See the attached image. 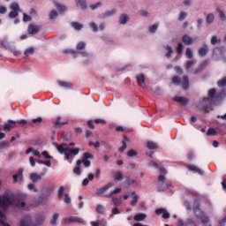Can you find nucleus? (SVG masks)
<instances>
[{
	"instance_id": "nucleus-1",
	"label": "nucleus",
	"mask_w": 226,
	"mask_h": 226,
	"mask_svg": "<svg viewBox=\"0 0 226 226\" xmlns=\"http://www.w3.org/2000/svg\"><path fill=\"white\" fill-rule=\"evenodd\" d=\"M75 146V143H70L69 145L66 143L62 144H55V147L58 151L60 154H64V160L72 163V160H73V156H77L79 153H80V148H72Z\"/></svg>"
},
{
	"instance_id": "nucleus-2",
	"label": "nucleus",
	"mask_w": 226,
	"mask_h": 226,
	"mask_svg": "<svg viewBox=\"0 0 226 226\" xmlns=\"http://www.w3.org/2000/svg\"><path fill=\"white\" fill-rule=\"evenodd\" d=\"M172 186V184L164 175H160L157 178V192H165Z\"/></svg>"
},
{
	"instance_id": "nucleus-3",
	"label": "nucleus",
	"mask_w": 226,
	"mask_h": 226,
	"mask_svg": "<svg viewBox=\"0 0 226 226\" xmlns=\"http://www.w3.org/2000/svg\"><path fill=\"white\" fill-rule=\"evenodd\" d=\"M199 200H196L194 201V207H193V212L196 218H199L201 220L202 223H209V217H207L206 215H204V212L200 210V207H199Z\"/></svg>"
},
{
	"instance_id": "nucleus-4",
	"label": "nucleus",
	"mask_w": 226,
	"mask_h": 226,
	"mask_svg": "<svg viewBox=\"0 0 226 226\" xmlns=\"http://www.w3.org/2000/svg\"><path fill=\"white\" fill-rule=\"evenodd\" d=\"M213 102L208 98H203L201 101L198 102L196 103V108L199 109V110H205L207 112L209 109H211V104Z\"/></svg>"
},
{
	"instance_id": "nucleus-5",
	"label": "nucleus",
	"mask_w": 226,
	"mask_h": 226,
	"mask_svg": "<svg viewBox=\"0 0 226 226\" xmlns=\"http://www.w3.org/2000/svg\"><path fill=\"white\" fill-rule=\"evenodd\" d=\"M82 163H84L85 167H91V161L84 159L78 160L76 162V167L73 170L74 174L77 176H80V174H82V171L80 170V165H82Z\"/></svg>"
},
{
	"instance_id": "nucleus-6",
	"label": "nucleus",
	"mask_w": 226,
	"mask_h": 226,
	"mask_svg": "<svg viewBox=\"0 0 226 226\" xmlns=\"http://www.w3.org/2000/svg\"><path fill=\"white\" fill-rule=\"evenodd\" d=\"M101 174H102V170H100V168H97L94 175L93 173H89L87 177L83 179L82 185L87 186L89 185V181H93V179H94V176L97 179H99Z\"/></svg>"
},
{
	"instance_id": "nucleus-7",
	"label": "nucleus",
	"mask_w": 226,
	"mask_h": 226,
	"mask_svg": "<svg viewBox=\"0 0 226 226\" xmlns=\"http://www.w3.org/2000/svg\"><path fill=\"white\" fill-rule=\"evenodd\" d=\"M10 10H11V11L8 14L9 19H17L20 11V6L14 2L10 5Z\"/></svg>"
},
{
	"instance_id": "nucleus-8",
	"label": "nucleus",
	"mask_w": 226,
	"mask_h": 226,
	"mask_svg": "<svg viewBox=\"0 0 226 226\" xmlns=\"http://www.w3.org/2000/svg\"><path fill=\"white\" fill-rule=\"evenodd\" d=\"M41 31V26L30 24L27 27L28 34H38Z\"/></svg>"
},
{
	"instance_id": "nucleus-9",
	"label": "nucleus",
	"mask_w": 226,
	"mask_h": 226,
	"mask_svg": "<svg viewBox=\"0 0 226 226\" xmlns=\"http://www.w3.org/2000/svg\"><path fill=\"white\" fill-rule=\"evenodd\" d=\"M116 13H117V9H111L109 11H106L103 13L100 14L99 19L103 20L105 19H109V17H114Z\"/></svg>"
},
{
	"instance_id": "nucleus-10",
	"label": "nucleus",
	"mask_w": 226,
	"mask_h": 226,
	"mask_svg": "<svg viewBox=\"0 0 226 226\" xmlns=\"http://www.w3.org/2000/svg\"><path fill=\"white\" fill-rule=\"evenodd\" d=\"M19 226H36L33 224V219L29 215H25L19 222Z\"/></svg>"
},
{
	"instance_id": "nucleus-11",
	"label": "nucleus",
	"mask_w": 226,
	"mask_h": 226,
	"mask_svg": "<svg viewBox=\"0 0 226 226\" xmlns=\"http://www.w3.org/2000/svg\"><path fill=\"white\" fill-rule=\"evenodd\" d=\"M47 174L46 168L43 169V173L41 175H38L37 173H31L30 174V179L33 181V183H38V181L41 180V177Z\"/></svg>"
},
{
	"instance_id": "nucleus-12",
	"label": "nucleus",
	"mask_w": 226,
	"mask_h": 226,
	"mask_svg": "<svg viewBox=\"0 0 226 226\" xmlns=\"http://www.w3.org/2000/svg\"><path fill=\"white\" fill-rule=\"evenodd\" d=\"M128 22H130V15H128L126 13H122L119 15L118 24H120V26H126V24H128Z\"/></svg>"
},
{
	"instance_id": "nucleus-13",
	"label": "nucleus",
	"mask_w": 226,
	"mask_h": 226,
	"mask_svg": "<svg viewBox=\"0 0 226 226\" xmlns=\"http://www.w3.org/2000/svg\"><path fill=\"white\" fill-rule=\"evenodd\" d=\"M173 101L177 102V103H180V105H183L184 107H186V105L190 103V99L183 96H175L173 98Z\"/></svg>"
},
{
	"instance_id": "nucleus-14",
	"label": "nucleus",
	"mask_w": 226,
	"mask_h": 226,
	"mask_svg": "<svg viewBox=\"0 0 226 226\" xmlns=\"http://www.w3.org/2000/svg\"><path fill=\"white\" fill-rule=\"evenodd\" d=\"M225 47L215 48L214 49L213 57H215V59L218 61V56H223L225 54Z\"/></svg>"
},
{
	"instance_id": "nucleus-15",
	"label": "nucleus",
	"mask_w": 226,
	"mask_h": 226,
	"mask_svg": "<svg viewBox=\"0 0 226 226\" xmlns=\"http://www.w3.org/2000/svg\"><path fill=\"white\" fill-rule=\"evenodd\" d=\"M53 192H54V189L47 187L46 189H44V191H42V193L41 194L40 199H41V200H46V199H49V197L52 195Z\"/></svg>"
},
{
	"instance_id": "nucleus-16",
	"label": "nucleus",
	"mask_w": 226,
	"mask_h": 226,
	"mask_svg": "<svg viewBox=\"0 0 226 226\" xmlns=\"http://www.w3.org/2000/svg\"><path fill=\"white\" fill-rule=\"evenodd\" d=\"M112 186H114V183H108L106 185L97 189L96 195H102V193H105V192L109 190V188H112Z\"/></svg>"
},
{
	"instance_id": "nucleus-17",
	"label": "nucleus",
	"mask_w": 226,
	"mask_h": 226,
	"mask_svg": "<svg viewBox=\"0 0 226 226\" xmlns=\"http://www.w3.org/2000/svg\"><path fill=\"white\" fill-rule=\"evenodd\" d=\"M209 52V46L207 44H203L201 48L198 49V54L200 57H206Z\"/></svg>"
},
{
	"instance_id": "nucleus-18",
	"label": "nucleus",
	"mask_w": 226,
	"mask_h": 226,
	"mask_svg": "<svg viewBox=\"0 0 226 226\" xmlns=\"http://www.w3.org/2000/svg\"><path fill=\"white\" fill-rule=\"evenodd\" d=\"M182 41L185 43V45H193V43L195 42V41L193 40V38H192L190 35L188 34H184L181 38Z\"/></svg>"
},
{
	"instance_id": "nucleus-19",
	"label": "nucleus",
	"mask_w": 226,
	"mask_h": 226,
	"mask_svg": "<svg viewBox=\"0 0 226 226\" xmlns=\"http://www.w3.org/2000/svg\"><path fill=\"white\" fill-rule=\"evenodd\" d=\"M155 215H162V218L169 219L170 218V214L167 212L165 208H158L155 210Z\"/></svg>"
},
{
	"instance_id": "nucleus-20",
	"label": "nucleus",
	"mask_w": 226,
	"mask_h": 226,
	"mask_svg": "<svg viewBox=\"0 0 226 226\" xmlns=\"http://www.w3.org/2000/svg\"><path fill=\"white\" fill-rule=\"evenodd\" d=\"M136 80L140 87H146V78L144 77V74L137 75Z\"/></svg>"
},
{
	"instance_id": "nucleus-21",
	"label": "nucleus",
	"mask_w": 226,
	"mask_h": 226,
	"mask_svg": "<svg viewBox=\"0 0 226 226\" xmlns=\"http://www.w3.org/2000/svg\"><path fill=\"white\" fill-rule=\"evenodd\" d=\"M64 223H73V222H78V223H82V219H80V217H69V218H65L64 220Z\"/></svg>"
},
{
	"instance_id": "nucleus-22",
	"label": "nucleus",
	"mask_w": 226,
	"mask_h": 226,
	"mask_svg": "<svg viewBox=\"0 0 226 226\" xmlns=\"http://www.w3.org/2000/svg\"><path fill=\"white\" fill-rule=\"evenodd\" d=\"M12 124H17V122L14 120H8V123L4 124V132H10L13 128Z\"/></svg>"
},
{
	"instance_id": "nucleus-23",
	"label": "nucleus",
	"mask_w": 226,
	"mask_h": 226,
	"mask_svg": "<svg viewBox=\"0 0 226 226\" xmlns=\"http://www.w3.org/2000/svg\"><path fill=\"white\" fill-rule=\"evenodd\" d=\"M76 6H78V8H81L83 11L87 9V4L86 3V0H76Z\"/></svg>"
},
{
	"instance_id": "nucleus-24",
	"label": "nucleus",
	"mask_w": 226,
	"mask_h": 226,
	"mask_svg": "<svg viewBox=\"0 0 226 226\" xmlns=\"http://www.w3.org/2000/svg\"><path fill=\"white\" fill-rule=\"evenodd\" d=\"M215 11L218 12L220 20L222 22H225L226 21V15H225V11H223V10L220 9V8H216Z\"/></svg>"
},
{
	"instance_id": "nucleus-25",
	"label": "nucleus",
	"mask_w": 226,
	"mask_h": 226,
	"mask_svg": "<svg viewBox=\"0 0 226 226\" xmlns=\"http://www.w3.org/2000/svg\"><path fill=\"white\" fill-rule=\"evenodd\" d=\"M215 98H218V96H216V89L211 88L210 90H208V100L213 102V100H215Z\"/></svg>"
},
{
	"instance_id": "nucleus-26",
	"label": "nucleus",
	"mask_w": 226,
	"mask_h": 226,
	"mask_svg": "<svg viewBox=\"0 0 226 226\" xmlns=\"http://www.w3.org/2000/svg\"><path fill=\"white\" fill-rule=\"evenodd\" d=\"M182 87L185 90H186V89H188V87H190V79H188V76L183 77Z\"/></svg>"
},
{
	"instance_id": "nucleus-27",
	"label": "nucleus",
	"mask_w": 226,
	"mask_h": 226,
	"mask_svg": "<svg viewBox=\"0 0 226 226\" xmlns=\"http://www.w3.org/2000/svg\"><path fill=\"white\" fill-rule=\"evenodd\" d=\"M131 195L132 197V200L130 204L131 206H132V207H135V206H137V203L139 202V196L135 193V192H132Z\"/></svg>"
},
{
	"instance_id": "nucleus-28",
	"label": "nucleus",
	"mask_w": 226,
	"mask_h": 226,
	"mask_svg": "<svg viewBox=\"0 0 226 226\" xmlns=\"http://www.w3.org/2000/svg\"><path fill=\"white\" fill-rule=\"evenodd\" d=\"M189 170H192V172H197V174H200V176H202L204 174V171H202V170H200V168L194 166V165H190L188 166Z\"/></svg>"
},
{
	"instance_id": "nucleus-29",
	"label": "nucleus",
	"mask_w": 226,
	"mask_h": 226,
	"mask_svg": "<svg viewBox=\"0 0 226 226\" xmlns=\"http://www.w3.org/2000/svg\"><path fill=\"white\" fill-rule=\"evenodd\" d=\"M215 22V14L213 13H208L206 17V23L207 26H211Z\"/></svg>"
},
{
	"instance_id": "nucleus-30",
	"label": "nucleus",
	"mask_w": 226,
	"mask_h": 226,
	"mask_svg": "<svg viewBox=\"0 0 226 226\" xmlns=\"http://www.w3.org/2000/svg\"><path fill=\"white\" fill-rule=\"evenodd\" d=\"M71 26L73 27V29H75V31H80L84 28V25L79 22H72Z\"/></svg>"
},
{
	"instance_id": "nucleus-31",
	"label": "nucleus",
	"mask_w": 226,
	"mask_h": 226,
	"mask_svg": "<svg viewBox=\"0 0 226 226\" xmlns=\"http://www.w3.org/2000/svg\"><path fill=\"white\" fill-rule=\"evenodd\" d=\"M164 49L165 50H167V53L165 54V57H167L168 59L170 58V56L174 53V49L169 45L164 46Z\"/></svg>"
},
{
	"instance_id": "nucleus-32",
	"label": "nucleus",
	"mask_w": 226,
	"mask_h": 226,
	"mask_svg": "<svg viewBox=\"0 0 226 226\" xmlns=\"http://www.w3.org/2000/svg\"><path fill=\"white\" fill-rule=\"evenodd\" d=\"M146 218H147V215L146 214H137L134 216L135 222H144V220H146Z\"/></svg>"
},
{
	"instance_id": "nucleus-33",
	"label": "nucleus",
	"mask_w": 226,
	"mask_h": 226,
	"mask_svg": "<svg viewBox=\"0 0 226 226\" xmlns=\"http://www.w3.org/2000/svg\"><path fill=\"white\" fill-rule=\"evenodd\" d=\"M60 121H61V117H57L56 118V120L54 121L55 128H59V126H64V124H68V122H62V123H60Z\"/></svg>"
},
{
	"instance_id": "nucleus-34",
	"label": "nucleus",
	"mask_w": 226,
	"mask_h": 226,
	"mask_svg": "<svg viewBox=\"0 0 226 226\" xmlns=\"http://www.w3.org/2000/svg\"><path fill=\"white\" fill-rule=\"evenodd\" d=\"M126 142H128V138L124 136V140L122 141V147L118 149L119 153H124V150L127 147Z\"/></svg>"
},
{
	"instance_id": "nucleus-35",
	"label": "nucleus",
	"mask_w": 226,
	"mask_h": 226,
	"mask_svg": "<svg viewBox=\"0 0 226 226\" xmlns=\"http://www.w3.org/2000/svg\"><path fill=\"white\" fill-rule=\"evenodd\" d=\"M96 213L99 215H105V207L102 204H98L95 208Z\"/></svg>"
},
{
	"instance_id": "nucleus-36",
	"label": "nucleus",
	"mask_w": 226,
	"mask_h": 226,
	"mask_svg": "<svg viewBox=\"0 0 226 226\" xmlns=\"http://www.w3.org/2000/svg\"><path fill=\"white\" fill-rule=\"evenodd\" d=\"M222 42V39L218 38L216 35H213L210 39L211 45H216Z\"/></svg>"
},
{
	"instance_id": "nucleus-37",
	"label": "nucleus",
	"mask_w": 226,
	"mask_h": 226,
	"mask_svg": "<svg viewBox=\"0 0 226 226\" xmlns=\"http://www.w3.org/2000/svg\"><path fill=\"white\" fill-rule=\"evenodd\" d=\"M121 190H122L121 188H116L115 190L111 191L109 193L104 194V197H106L107 199H110L112 195H116V193H120Z\"/></svg>"
},
{
	"instance_id": "nucleus-38",
	"label": "nucleus",
	"mask_w": 226,
	"mask_h": 226,
	"mask_svg": "<svg viewBox=\"0 0 226 226\" xmlns=\"http://www.w3.org/2000/svg\"><path fill=\"white\" fill-rule=\"evenodd\" d=\"M60 87H65V89H70L72 87V83L66 81H58Z\"/></svg>"
},
{
	"instance_id": "nucleus-39",
	"label": "nucleus",
	"mask_w": 226,
	"mask_h": 226,
	"mask_svg": "<svg viewBox=\"0 0 226 226\" xmlns=\"http://www.w3.org/2000/svg\"><path fill=\"white\" fill-rule=\"evenodd\" d=\"M69 52L71 54H81L83 57H89V53L87 51L79 52L75 49H71Z\"/></svg>"
},
{
	"instance_id": "nucleus-40",
	"label": "nucleus",
	"mask_w": 226,
	"mask_h": 226,
	"mask_svg": "<svg viewBox=\"0 0 226 226\" xmlns=\"http://www.w3.org/2000/svg\"><path fill=\"white\" fill-rule=\"evenodd\" d=\"M195 64H197V61L196 60H189V61H187V63L185 64V70H190V68H192V66H195Z\"/></svg>"
},
{
	"instance_id": "nucleus-41",
	"label": "nucleus",
	"mask_w": 226,
	"mask_h": 226,
	"mask_svg": "<svg viewBox=\"0 0 226 226\" xmlns=\"http://www.w3.org/2000/svg\"><path fill=\"white\" fill-rule=\"evenodd\" d=\"M147 147L148 149H158V145L153 141H148L147 143Z\"/></svg>"
},
{
	"instance_id": "nucleus-42",
	"label": "nucleus",
	"mask_w": 226,
	"mask_h": 226,
	"mask_svg": "<svg viewBox=\"0 0 226 226\" xmlns=\"http://www.w3.org/2000/svg\"><path fill=\"white\" fill-rule=\"evenodd\" d=\"M115 181H123V172L117 171L114 174Z\"/></svg>"
},
{
	"instance_id": "nucleus-43",
	"label": "nucleus",
	"mask_w": 226,
	"mask_h": 226,
	"mask_svg": "<svg viewBox=\"0 0 226 226\" xmlns=\"http://www.w3.org/2000/svg\"><path fill=\"white\" fill-rule=\"evenodd\" d=\"M12 178H13L14 183H17L18 179H22V170H19L17 172V174L12 176Z\"/></svg>"
},
{
	"instance_id": "nucleus-44",
	"label": "nucleus",
	"mask_w": 226,
	"mask_h": 226,
	"mask_svg": "<svg viewBox=\"0 0 226 226\" xmlns=\"http://www.w3.org/2000/svg\"><path fill=\"white\" fill-rule=\"evenodd\" d=\"M55 6L59 11H66V10H67L66 6L61 4L57 2L55 3Z\"/></svg>"
},
{
	"instance_id": "nucleus-45",
	"label": "nucleus",
	"mask_w": 226,
	"mask_h": 226,
	"mask_svg": "<svg viewBox=\"0 0 226 226\" xmlns=\"http://www.w3.org/2000/svg\"><path fill=\"white\" fill-rule=\"evenodd\" d=\"M33 54H34V48L33 47H30L25 50V56H26V57H28V56H33Z\"/></svg>"
},
{
	"instance_id": "nucleus-46",
	"label": "nucleus",
	"mask_w": 226,
	"mask_h": 226,
	"mask_svg": "<svg viewBox=\"0 0 226 226\" xmlns=\"http://www.w3.org/2000/svg\"><path fill=\"white\" fill-rule=\"evenodd\" d=\"M89 27L93 33H98V25H96L94 22L89 23Z\"/></svg>"
},
{
	"instance_id": "nucleus-47",
	"label": "nucleus",
	"mask_w": 226,
	"mask_h": 226,
	"mask_svg": "<svg viewBox=\"0 0 226 226\" xmlns=\"http://www.w3.org/2000/svg\"><path fill=\"white\" fill-rule=\"evenodd\" d=\"M148 31H149V33H152L153 34H154V33H156V31H158V25H156V24L151 25L148 27Z\"/></svg>"
},
{
	"instance_id": "nucleus-48",
	"label": "nucleus",
	"mask_w": 226,
	"mask_h": 226,
	"mask_svg": "<svg viewBox=\"0 0 226 226\" xmlns=\"http://www.w3.org/2000/svg\"><path fill=\"white\" fill-rule=\"evenodd\" d=\"M185 56L187 59H192L193 57V51H192V49L187 48L185 50Z\"/></svg>"
},
{
	"instance_id": "nucleus-49",
	"label": "nucleus",
	"mask_w": 226,
	"mask_h": 226,
	"mask_svg": "<svg viewBox=\"0 0 226 226\" xmlns=\"http://www.w3.org/2000/svg\"><path fill=\"white\" fill-rule=\"evenodd\" d=\"M186 17H188V13H186L185 11H180L179 16H178L179 22H183V20H185V19H186Z\"/></svg>"
},
{
	"instance_id": "nucleus-50",
	"label": "nucleus",
	"mask_w": 226,
	"mask_h": 226,
	"mask_svg": "<svg viewBox=\"0 0 226 226\" xmlns=\"http://www.w3.org/2000/svg\"><path fill=\"white\" fill-rule=\"evenodd\" d=\"M218 87H225L226 86V77L217 81Z\"/></svg>"
},
{
	"instance_id": "nucleus-51",
	"label": "nucleus",
	"mask_w": 226,
	"mask_h": 226,
	"mask_svg": "<svg viewBox=\"0 0 226 226\" xmlns=\"http://www.w3.org/2000/svg\"><path fill=\"white\" fill-rule=\"evenodd\" d=\"M86 42L85 41H79L77 46L76 49L77 50H84V49H86Z\"/></svg>"
},
{
	"instance_id": "nucleus-52",
	"label": "nucleus",
	"mask_w": 226,
	"mask_h": 226,
	"mask_svg": "<svg viewBox=\"0 0 226 226\" xmlns=\"http://www.w3.org/2000/svg\"><path fill=\"white\" fill-rule=\"evenodd\" d=\"M112 202L115 204V206H121V204L123 203V200H121V198L113 197Z\"/></svg>"
},
{
	"instance_id": "nucleus-53",
	"label": "nucleus",
	"mask_w": 226,
	"mask_h": 226,
	"mask_svg": "<svg viewBox=\"0 0 226 226\" xmlns=\"http://www.w3.org/2000/svg\"><path fill=\"white\" fill-rule=\"evenodd\" d=\"M63 193H64V186H60L57 192V198L63 199Z\"/></svg>"
},
{
	"instance_id": "nucleus-54",
	"label": "nucleus",
	"mask_w": 226,
	"mask_h": 226,
	"mask_svg": "<svg viewBox=\"0 0 226 226\" xmlns=\"http://www.w3.org/2000/svg\"><path fill=\"white\" fill-rule=\"evenodd\" d=\"M94 158V155L87 152L83 154L82 160H93Z\"/></svg>"
},
{
	"instance_id": "nucleus-55",
	"label": "nucleus",
	"mask_w": 226,
	"mask_h": 226,
	"mask_svg": "<svg viewBox=\"0 0 226 226\" xmlns=\"http://www.w3.org/2000/svg\"><path fill=\"white\" fill-rule=\"evenodd\" d=\"M171 80H172L173 84H176V86H179V84H181V78L180 77L174 76Z\"/></svg>"
},
{
	"instance_id": "nucleus-56",
	"label": "nucleus",
	"mask_w": 226,
	"mask_h": 226,
	"mask_svg": "<svg viewBox=\"0 0 226 226\" xmlns=\"http://www.w3.org/2000/svg\"><path fill=\"white\" fill-rule=\"evenodd\" d=\"M57 15H58L57 11H55V10L51 11L49 12V19L54 20V19H56Z\"/></svg>"
},
{
	"instance_id": "nucleus-57",
	"label": "nucleus",
	"mask_w": 226,
	"mask_h": 226,
	"mask_svg": "<svg viewBox=\"0 0 226 226\" xmlns=\"http://www.w3.org/2000/svg\"><path fill=\"white\" fill-rule=\"evenodd\" d=\"M58 218H59V214H54L53 218L50 222L51 225H56V223L57 222Z\"/></svg>"
},
{
	"instance_id": "nucleus-58",
	"label": "nucleus",
	"mask_w": 226,
	"mask_h": 226,
	"mask_svg": "<svg viewBox=\"0 0 226 226\" xmlns=\"http://www.w3.org/2000/svg\"><path fill=\"white\" fill-rule=\"evenodd\" d=\"M64 202L65 204H72V198H70V195L68 193L64 194Z\"/></svg>"
},
{
	"instance_id": "nucleus-59",
	"label": "nucleus",
	"mask_w": 226,
	"mask_h": 226,
	"mask_svg": "<svg viewBox=\"0 0 226 226\" xmlns=\"http://www.w3.org/2000/svg\"><path fill=\"white\" fill-rule=\"evenodd\" d=\"M139 15L141 17H145V18H147V17H150V14H149V11H146V10H141L139 11Z\"/></svg>"
},
{
	"instance_id": "nucleus-60",
	"label": "nucleus",
	"mask_w": 226,
	"mask_h": 226,
	"mask_svg": "<svg viewBox=\"0 0 226 226\" xmlns=\"http://www.w3.org/2000/svg\"><path fill=\"white\" fill-rule=\"evenodd\" d=\"M31 20H32L31 16L26 13H23V22H31Z\"/></svg>"
},
{
	"instance_id": "nucleus-61",
	"label": "nucleus",
	"mask_w": 226,
	"mask_h": 226,
	"mask_svg": "<svg viewBox=\"0 0 226 226\" xmlns=\"http://www.w3.org/2000/svg\"><path fill=\"white\" fill-rule=\"evenodd\" d=\"M101 6H102V2H98L94 4L90 5V8L91 10H96L98 8H101Z\"/></svg>"
},
{
	"instance_id": "nucleus-62",
	"label": "nucleus",
	"mask_w": 226,
	"mask_h": 226,
	"mask_svg": "<svg viewBox=\"0 0 226 226\" xmlns=\"http://www.w3.org/2000/svg\"><path fill=\"white\" fill-rule=\"evenodd\" d=\"M177 54H183V43L179 42L177 47Z\"/></svg>"
},
{
	"instance_id": "nucleus-63",
	"label": "nucleus",
	"mask_w": 226,
	"mask_h": 226,
	"mask_svg": "<svg viewBox=\"0 0 226 226\" xmlns=\"http://www.w3.org/2000/svg\"><path fill=\"white\" fill-rule=\"evenodd\" d=\"M127 156H129V158H132V156H137V152H135V150L132 149L127 153Z\"/></svg>"
},
{
	"instance_id": "nucleus-64",
	"label": "nucleus",
	"mask_w": 226,
	"mask_h": 226,
	"mask_svg": "<svg viewBox=\"0 0 226 226\" xmlns=\"http://www.w3.org/2000/svg\"><path fill=\"white\" fill-rule=\"evenodd\" d=\"M207 135H216V130L210 128L207 130Z\"/></svg>"
}]
</instances>
